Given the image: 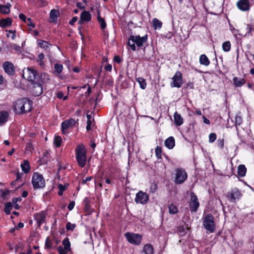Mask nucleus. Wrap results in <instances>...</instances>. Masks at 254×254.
I'll return each mask as SVG.
<instances>
[{
  "label": "nucleus",
  "mask_w": 254,
  "mask_h": 254,
  "mask_svg": "<svg viewBox=\"0 0 254 254\" xmlns=\"http://www.w3.org/2000/svg\"><path fill=\"white\" fill-rule=\"evenodd\" d=\"M217 146L222 149L224 147V139L223 138H219V139H218L217 141Z\"/></svg>",
  "instance_id": "obj_50"
},
{
  "label": "nucleus",
  "mask_w": 254,
  "mask_h": 254,
  "mask_svg": "<svg viewBox=\"0 0 254 254\" xmlns=\"http://www.w3.org/2000/svg\"><path fill=\"white\" fill-rule=\"evenodd\" d=\"M32 184L34 189H41L45 188L46 183L42 175L35 172L32 177Z\"/></svg>",
  "instance_id": "obj_4"
},
{
  "label": "nucleus",
  "mask_w": 254,
  "mask_h": 254,
  "mask_svg": "<svg viewBox=\"0 0 254 254\" xmlns=\"http://www.w3.org/2000/svg\"><path fill=\"white\" fill-rule=\"evenodd\" d=\"M216 139V134L215 133H211L209 135V142L213 143Z\"/></svg>",
  "instance_id": "obj_49"
},
{
  "label": "nucleus",
  "mask_w": 254,
  "mask_h": 254,
  "mask_svg": "<svg viewBox=\"0 0 254 254\" xmlns=\"http://www.w3.org/2000/svg\"><path fill=\"white\" fill-rule=\"evenodd\" d=\"M141 254H154V248L150 244L145 245L141 251Z\"/></svg>",
  "instance_id": "obj_19"
},
{
  "label": "nucleus",
  "mask_w": 254,
  "mask_h": 254,
  "mask_svg": "<svg viewBox=\"0 0 254 254\" xmlns=\"http://www.w3.org/2000/svg\"><path fill=\"white\" fill-rule=\"evenodd\" d=\"M44 55L43 53H40L38 55V59L37 60V63H38L42 67L45 65L44 61Z\"/></svg>",
  "instance_id": "obj_38"
},
{
  "label": "nucleus",
  "mask_w": 254,
  "mask_h": 254,
  "mask_svg": "<svg viewBox=\"0 0 254 254\" xmlns=\"http://www.w3.org/2000/svg\"><path fill=\"white\" fill-rule=\"evenodd\" d=\"M147 35L141 37L140 36H131L128 39L127 45L131 50L134 51L136 50L135 44L138 47H141L147 41Z\"/></svg>",
  "instance_id": "obj_3"
},
{
  "label": "nucleus",
  "mask_w": 254,
  "mask_h": 254,
  "mask_svg": "<svg viewBox=\"0 0 254 254\" xmlns=\"http://www.w3.org/2000/svg\"><path fill=\"white\" fill-rule=\"evenodd\" d=\"M242 194L241 191L237 188L231 190L227 194V198L232 202H235L236 200L241 198Z\"/></svg>",
  "instance_id": "obj_9"
},
{
  "label": "nucleus",
  "mask_w": 254,
  "mask_h": 254,
  "mask_svg": "<svg viewBox=\"0 0 254 254\" xmlns=\"http://www.w3.org/2000/svg\"><path fill=\"white\" fill-rule=\"evenodd\" d=\"M203 122L207 124V125H209L210 124V121L208 119H207V118H206L204 116H203Z\"/></svg>",
  "instance_id": "obj_62"
},
{
  "label": "nucleus",
  "mask_w": 254,
  "mask_h": 254,
  "mask_svg": "<svg viewBox=\"0 0 254 254\" xmlns=\"http://www.w3.org/2000/svg\"><path fill=\"white\" fill-rule=\"evenodd\" d=\"M75 205V202L74 201L70 202V203L68 204L67 208L69 210H71Z\"/></svg>",
  "instance_id": "obj_57"
},
{
  "label": "nucleus",
  "mask_w": 254,
  "mask_h": 254,
  "mask_svg": "<svg viewBox=\"0 0 254 254\" xmlns=\"http://www.w3.org/2000/svg\"><path fill=\"white\" fill-rule=\"evenodd\" d=\"M172 82L171 83L172 87L180 88L183 83V75L181 71H177L172 78Z\"/></svg>",
  "instance_id": "obj_11"
},
{
  "label": "nucleus",
  "mask_w": 254,
  "mask_h": 254,
  "mask_svg": "<svg viewBox=\"0 0 254 254\" xmlns=\"http://www.w3.org/2000/svg\"><path fill=\"white\" fill-rule=\"evenodd\" d=\"M11 6V4L9 3H7L6 5L0 4V13L5 14H8L10 11Z\"/></svg>",
  "instance_id": "obj_25"
},
{
  "label": "nucleus",
  "mask_w": 254,
  "mask_h": 254,
  "mask_svg": "<svg viewBox=\"0 0 254 254\" xmlns=\"http://www.w3.org/2000/svg\"><path fill=\"white\" fill-rule=\"evenodd\" d=\"M62 142V139L61 136L59 135H55L54 139V144L57 147H60L61 145V143Z\"/></svg>",
  "instance_id": "obj_32"
},
{
  "label": "nucleus",
  "mask_w": 254,
  "mask_h": 254,
  "mask_svg": "<svg viewBox=\"0 0 254 254\" xmlns=\"http://www.w3.org/2000/svg\"><path fill=\"white\" fill-rule=\"evenodd\" d=\"M125 237L129 243L134 245H139L142 240V236L138 234L127 232Z\"/></svg>",
  "instance_id": "obj_7"
},
{
  "label": "nucleus",
  "mask_w": 254,
  "mask_h": 254,
  "mask_svg": "<svg viewBox=\"0 0 254 254\" xmlns=\"http://www.w3.org/2000/svg\"><path fill=\"white\" fill-rule=\"evenodd\" d=\"M19 18L25 22H27L26 20H27V19L26 18V17L24 14L22 13L20 14L19 15Z\"/></svg>",
  "instance_id": "obj_55"
},
{
  "label": "nucleus",
  "mask_w": 254,
  "mask_h": 254,
  "mask_svg": "<svg viewBox=\"0 0 254 254\" xmlns=\"http://www.w3.org/2000/svg\"><path fill=\"white\" fill-rule=\"evenodd\" d=\"M33 149L34 147L32 144L30 142L27 143L25 148L26 152L31 153L33 150Z\"/></svg>",
  "instance_id": "obj_46"
},
{
  "label": "nucleus",
  "mask_w": 254,
  "mask_h": 254,
  "mask_svg": "<svg viewBox=\"0 0 254 254\" xmlns=\"http://www.w3.org/2000/svg\"><path fill=\"white\" fill-rule=\"evenodd\" d=\"M75 152L78 166L81 168L84 167L87 163V150L85 145L82 143L77 145Z\"/></svg>",
  "instance_id": "obj_2"
},
{
  "label": "nucleus",
  "mask_w": 254,
  "mask_h": 254,
  "mask_svg": "<svg viewBox=\"0 0 254 254\" xmlns=\"http://www.w3.org/2000/svg\"><path fill=\"white\" fill-rule=\"evenodd\" d=\"M57 11L55 9H52L50 12V17L51 18H54L57 17Z\"/></svg>",
  "instance_id": "obj_53"
},
{
  "label": "nucleus",
  "mask_w": 254,
  "mask_h": 254,
  "mask_svg": "<svg viewBox=\"0 0 254 254\" xmlns=\"http://www.w3.org/2000/svg\"><path fill=\"white\" fill-rule=\"evenodd\" d=\"M9 194L8 190H0V197L3 199H6Z\"/></svg>",
  "instance_id": "obj_42"
},
{
  "label": "nucleus",
  "mask_w": 254,
  "mask_h": 254,
  "mask_svg": "<svg viewBox=\"0 0 254 254\" xmlns=\"http://www.w3.org/2000/svg\"><path fill=\"white\" fill-rule=\"evenodd\" d=\"M63 245H64V248L66 249V250H68L69 251H70V243L68 240V239L67 238H65L63 241Z\"/></svg>",
  "instance_id": "obj_40"
},
{
  "label": "nucleus",
  "mask_w": 254,
  "mask_h": 254,
  "mask_svg": "<svg viewBox=\"0 0 254 254\" xmlns=\"http://www.w3.org/2000/svg\"><path fill=\"white\" fill-rule=\"evenodd\" d=\"M105 69L108 71H111L112 69V66L111 64H108L105 66Z\"/></svg>",
  "instance_id": "obj_58"
},
{
  "label": "nucleus",
  "mask_w": 254,
  "mask_h": 254,
  "mask_svg": "<svg viewBox=\"0 0 254 254\" xmlns=\"http://www.w3.org/2000/svg\"><path fill=\"white\" fill-rule=\"evenodd\" d=\"M237 6L242 11H248L250 7V1L249 0H239L237 2Z\"/></svg>",
  "instance_id": "obj_15"
},
{
  "label": "nucleus",
  "mask_w": 254,
  "mask_h": 254,
  "mask_svg": "<svg viewBox=\"0 0 254 254\" xmlns=\"http://www.w3.org/2000/svg\"><path fill=\"white\" fill-rule=\"evenodd\" d=\"M176 174L174 182L176 184H182L187 179L188 175L186 171L182 168H177L175 170Z\"/></svg>",
  "instance_id": "obj_6"
},
{
  "label": "nucleus",
  "mask_w": 254,
  "mask_h": 254,
  "mask_svg": "<svg viewBox=\"0 0 254 254\" xmlns=\"http://www.w3.org/2000/svg\"><path fill=\"white\" fill-rule=\"evenodd\" d=\"M149 195L142 190H139L135 195L134 201L136 204L145 205L148 202Z\"/></svg>",
  "instance_id": "obj_8"
},
{
  "label": "nucleus",
  "mask_w": 254,
  "mask_h": 254,
  "mask_svg": "<svg viewBox=\"0 0 254 254\" xmlns=\"http://www.w3.org/2000/svg\"><path fill=\"white\" fill-rule=\"evenodd\" d=\"M230 30L235 36H236L238 34V30L235 28H231Z\"/></svg>",
  "instance_id": "obj_56"
},
{
  "label": "nucleus",
  "mask_w": 254,
  "mask_h": 254,
  "mask_svg": "<svg viewBox=\"0 0 254 254\" xmlns=\"http://www.w3.org/2000/svg\"><path fill=\"white\" fill-rule=\"evenodd\" d=\"M98 21L99 23H100L101 28L102 30H104L105 28L106 27V23L104 20V19L101 17L100 15V12H98Z\"/></svg>",
  "instance_id": "obj_34"
},
{
  "label": "nucleus",
  "mask_w": 254,
  "mask_h": 254,
  "mask_svg": "<svg viewBox=\"0 0 254 254\" xmlns=\"http://www.w3.org/2000/svg\"><path fill=\"white\" fill-rule=\"evenodd\" d=\"M75 124V122L74 119H70L66 120L62 123V132L64 134L67 133V129L72 128Z\"/></svg>",
  "instance_id": "obj_13"
},
{
  "label": "nucleus",
  "mask_w": 254,
  "mask_h": 254,
  "mask_svg": "<svg viewBox=\"0 0 254 254\" xmlns=\"http://www.w3.org/2000/svg\"><path fill=\"white\" fill-rule=\"evenodd\" d=\"M52 247H53V243L48 238H47L46 240V243H45V249H52Z\"/></svg>",
  "instance_id": "obj_45"
},
{
  "label": "nucleus",
  "mask_w": 254,
  "mask_h": 254,
  "mask_svg": "<svg viewBox=\"0 0 254 254\" xmlns=\"http://www.w3.org/2000/svg\"><path fill=\"white\" fill-rule=\"evenodd\" d=\"M54 73L60 74L63 70V65L61 64H54Z\"/></svg>",
  "instance_id": "obj_35"
},
{
  "label": "nucleus",
  "mask_w": 254,
  "mask_h": 254,
  "mask_svg": "<svg viewBox=\"0 0 254 254\" xmlns=\"http://www.w3.org/2000/svg\"><path fill=\"white\" fill-rule=\"evenodd\" d=\"M174 124L176 126H181L183 124L184 120L180 114L176 112L174 114Z\"/></svg>",
  "instance_id": "obj_20"
},
{
  "label": "nucleus",
  "mask_w": 254,
  "mask_h": 254,
  "mask_svg": "<svg viewBox=\"0 0 254 254\" xmlns=\"http://www.w3.org/2000/svg\"><path fill=\"white\" fill-rule=\"evenodd\" d=\"M12 20L10 18L2 19L0 20V26L5 27L11 24Z\"/></svg>",
  "instance_id": "obj_31"
},
{
  "label": "nucleus",
  "mask_w": 254,
  "mask_h": 254,
  "mask_svg": "<svg viewBox=\"0 0 254 254\" xmlns=\"http://www.w3.org/2000/svg\"><path fill=\"white\" fill-rule=\"evenodd\" d=\"M247 172V168L244 165H240L238 167V174L241 177L245 176Z\"/></svg>",
  "instance_id": "obj_28"
},
{
  "label": "nucleus",
  "mask_w": 254,
  "mask_h": 254,
  "mask_svg": "<svg viewBox=\"0 0 254 254\" xmlns=\"http://www.w3.org/2000/svg\"><path fill=\"white\" fill-rule=\"evenodd\" d=\"M27 195H28V192L27 191L24 190L22 192V196L23 197H26L27 196Z\"/></svg>",
  "instance_id": "obj_64"
},
{
  "label": "nucleus",
  "mask_w": 254,
  "mask_h": 254,
  "mask_svg": "<svg viewBox=\"0 0 254 254\" xmlns=\"http://www.w3.org/2000/svg\"><path fill=\"white\" fill-rule=\"evenodd\" d=\"M9 48L11 51H14L18 54L21 53L22 52V47L17 45L15 44H11L9 45Z\"/></svg>",
  "instance_id": "obj_29"
},
{
  "label": "nucleus",
  "mask_w": 254,
  "mask_h": 254,
  "mask_svg": "<svg viewBox=\"0 0 254 254\" xmlns=\"http://www.w3.org/2000/svg\"><path fill=\"white\" fill-rule=\"evenodd\" d=\"M223 50L225 52L230 51L231 49V45L230 41L224 42L222 45Z\"/></svg>",
  "instance_id": "obj_37"
},
{
  "label": "nucleus",
  "mask_w": 254,
  "mask_h": 254,
  "mask_svg": "<svg viewBox=\"0 0 254 254\" xmlns=\"http://www.w3.org/2000/svg\"><path fill=\"white\" fill-rule=\"evenodd\" d=\"M157 189V185L155 183H152L151 184L149 188V192L151 193H154Z\"/></svg>",
  "instance_id": "obj_47"
},
{
  "label": "nucleus",
  "mask_w": 254,
  "mask_h": 254,
  "mask_svg": "<svg viewBox=\"0 0 254 254\" xmlns=\"http://www.w3.org/2000/svg\"><path fill=\"white\" fill-rule=\"evenodd\" d=\"M152 26L155 30L160 29L162 26V22L156 18L152 19Z\"/></svg>",
  "instance_id": "obj_26"
},
{
  "label": "nucleus",
  "mask_w": 254,
  "mask_h": 254,
  "mask_svg": "<svg viewBox=\"0 0 254 254\" xmlns=\"http://www.w3.org/2000/svg\"><path fill=\"white\" fill-rule=\"evenodd\" d=\"M164 144L165 146L168 149H173L175 145V141L174 138L173 136H170L165 140Z\"/></svg>",
  "instance_id": "obj_21"
},
{
  "label": "nucleus",
  "mask_w": 254,
  "mask_h": 254,
  "mask_svg": "<svg viewBox=\"0 0 254 254\" xmlns=\"http://www.w3.org/2000/svg\"><path fill=\"white\" fill-rule=\"evenodd\" d=\"M31 89L32 94L35 96L40 95L43 92L42 87L41 84L36 82H32Z\"/></svg>",
  "instance_id": "obj_14"
},
{
  "label": "nucleus",
  "mask_w": 254,
  "mask_h": 254,
  "mask_svg": "<svg viewBox=\"0 0 254 254\" xmlns=\"http://www.w3.org/2000/svg\"><path fill=\"white\" fill-rule=\"evenodd\" d=\"M3 69L5 72L9 75H13L14 73V68L13 64L9 62L4 63L3 65Z\"/></svg>",
  "instance_id": "obj_18"
},
{
  "label": "nucleus",
  "mask_w": 254,
  "mask_h": 254,
  "mask_svg": "<svg viewBox=\"0 0 254 254\" xmlns=\"http://www.w3.org/2000/svg\"><path fill=\"white\" fill-rule=\"evenodd\" d=\"M75 225L74 224H71L70 222H68L66 224V228L67 230H73L75 228Z\"/></svg>",
  "instance_id": "obj_51"
},
{
  "label": "nucleus",
  "mask_w": 254,
  "mask_h": 254,
  "mask_svg": "<svg viewBox=\"0 0 254 254\" xmlns=\"http://www.w3.org/2000/svg\"><path fill=\"white\" fill-rule=\"evenodd\" d=\"M46 217V212L44 211H40L34 215V219L37 221L39 226L45 222Z\"/></svg>",
  "instance_id": "obj_16"
},
{
  "label": "nucleus",
  "mask_w": 254,
  "mask_h": 254,
  "mask_svg": "<svg viewBox=\"0 0 254 254\" xmlns=\"http://www.w3.org/2000/svg\"><path fill=\"white\" fill-rule=\"evenodd\" d=\"M22 171L25 174L28 173L30 171V166L29 161L27 160H23L20 164Z\"/></svg>",
  "instance_id": "obj_22"
},
{
  "label": "nucleus",
  "mask_w": 254,
  "mask_h": 254,
  "mask_svg": "<svg viewBox=\"0 0 254 254\" xmlns=\"http://www.w3.org/2000/svg\"><path fill=\"white\" fill-rule=\"evenodd\" d=\"M76 6L80 9H83L84 8V6H83L82 5V3L80 2H77L76 4Z\"/></svg>",
  "instance_id": "obj_63"
},
{
  "label": "nucleus",
  "mask_w": 254,
  "mask_h": 254,
  "mask_svg": "<svg viewBox=\"0 0 254 254\" xmlns=\"http://www.w3.org/2000/svg\"><path fill=\"white\" fill-rule=\"evenodd\" d=\"M169 212L170 214H176L178 212L177 207L173 204H171L169 205Z\"/></svg>",
  "instance_id": "obj_39"
},
{
  "label": "nucleus",
  "mask_w": 254,
  "mask_h": 254,
  "mask_svg": "<svg viewBox=\"0 0 254 254\" xmlns=\"http://www.w3.org/2000/svg\"><path fill=\"white\" fill-rule=\"evenodd\" d=\"M78 18L76 16L73 17L72 19L69 21V23L70 25H73L74 23L77 20Z\"/></svg>",
  "instance_id": "obj_61"
},
{
  "label": "nucleus",
  "mask_w": 254,
  "mask_h": 254,
  "mask_svg": "<svg viewBox=\"0 0 254 254\" xmlns=\"http://www.w3.org/2000/svg\"><path fill=\"white\" fill-rule=\"evenodd\" d=\"M57 251L59 252V254H67V253L70 251L63 248L61 246L58 247Z\"/></svg>",
  "instance_id": "obj_43"
},
{
  "label": "nucleus",
  "mask_w": 254,
  "mask_h": 254,
  "mask_svg": "<svg viewBox=\"0 0 254 254\" xmlns=\"http://www.w3.org/2000/svg\"><path fill=\"white\" fill-rule=\"evenodd\" d=\"M57 97L59 98V99H62V98H63V100H65L67 98V96H64V94L61 91H60L59 92L57 93Z\"/></svg>",
  "instance_id": "obj_52"
},
{
  "label": "nucleus",
  "mask_w": 254,
  "mask_h": 254,
  "mask_svg": "<svg viewBox=\"0 0 254 254\" xmlns=\"http://www.w3.org/2000/svg\"><path fill=\"white\" fill-rule=\"evenodd\" d=\"M199 63L205 66H208L210 64V61L207 56L204 55H200L199 57Z\"/></svg>",
  "instance_id": "obj_27"
},
{
  "label": "nucleus",
  "mask_w": 254,
  "mask_h": 254,
  "mask_svg": "<svg viewBox=\"0 0 254 254\" xmlns=\"http://www.w3.org/2000/svg\"><path fill=\"white\" fill-rule=\"evenodd\" d=\"M155 155L158 159H161L162 158V148L159 146H157L155 148Z\"/></svg>",
  "instance_id": "obj_41"
},
{
  "label": "nucleus",
  "mask_w": 254,
  "mask_h": 254,
  "mask_svg": "<svg viewBox=\"0 0 254 254\" xmlns=\"http://www.w3.org/2000/svg\"><path fill=\"white\" fill-rule=\"evenodd\" d=\"M114 61L115 62H116V63L119 64V63H121V58L120 57V56H116L114 57Z\"/></svg>",
  "instance_id": "obj_59"
},
{
  "label": "nucleus",
  "mask_w": 254,
  "mask_h": 254,
  "mask_svg": "<svg viewBox=\"0 0 254 254\" xmlns=\"http://www.w3.org/2000/svg\"><path fill=\"white\" fill-rule=\"evenodd\" d=\"M91 19V15L89 11L84 10L80 14V20L78 21L79 24H82L84 22H89Z\"/></svg>",
  "instance_id": "obj_17"
},
{
  "label": "nucleus",
  "mask_w": 254,
  "mask_h": 254,
  "mask_svg": "<svg viewBox=\"0 0 254 254\" xmlns=\"http://www.w3.org/2000/svg\"><path fill=\"white\" fill-rule=\"evenodd\" d=\"M243 122L242 118L240 115H237L235 117L236 126H240Z\"/></svg>",
  "instance_id": "obj_44"
},
{
  "label": "nucleus",
  "mask_w": 254,
  "mask_h": 254,
  "mask_svg": "<svg viewBox=\"0 0 254 254\" xmlns=\"http://www.w3.org/2000/svg\"><path fill=\"white\" fill-rule=\"evenodd\" d=\"M13 207L12 203L8 202L5 203L4 211L6 214H9Z\"/></svg>",
  "instance_id": "obj_33"
},
{
  "label": "nucleus",
  "mask_w": 254,
  "mask_h": 254,
  "mask_svg": "<svg viewBox=\"0 0 254 254\" xmlns=\"http://www.w3.org/2000/svg\"><path fill=\"white\" fill-rule=\"evenodd\" d=\"M37 72L32 68L27 67L23 70L22 76L24 78L31 82H34L36 79Z\"/></svg>",
  "instance_id": "obj_10"
},
{
  "label": "nucleus",
  "mask_w": 254,
  "mask_h": 254,
  "mask_svg": "<svg viewBox=\"0 0 254 254\" xmlns=\"http://www.w3.org/2000/svg\"><path fill=\"white\" fill-rule=\"evenodd\" d=\"M13 108L16 114H24L31 110L32 102L26 98L19 99L14 103Z\"/></svg>",
  "instance_id": "obj_1"
},
{
  "label": "nucleus",
  "mask_w": 254,
  "mask_h": 254,
  "mask_svg": "<svg viewBox=\"0 0 254 254\" xmlns=\"http://www.w3.org/2000/svg\"><path fill=\"white\" fill-rule=\"evenodd\" d=\"M190 196L191 198L190 202V210L191 211L195 212L199 207V203L196 195L193 192H191Z\"/></svg>",
  "instance_id": "obj_12"
},
{
  "label": "nucleus",
  "mask_w": 254,
  "mask_h": 254,
  "mask_svg": "<svg viewBox=\"0 0 254 254\" xmlns=\"http://www.w3.org/2000/svg\"><path fill=\"white\" fill-rule=\"evenodd\" d=\"M7 37L9 38H11L12 40L14 39L16 37L15 31L12 30L8 31V33L7 34Z\"/></svg>",
  "instance_id": "obj_48"
},
{
  "label": "nucleus",
  "mask_w": 254,
  "mask_h": 254,
  "mask_svg": "<svg viewBox=\"0 0 254 254\" xmlns=\"http://www.w3.org/2000/svg\"><path fill=\"white\" fill-rule=\"evenodd\" d=\"M27 22L26 24L29 26H31L33 27H35V24L32 22L31 18H27V20H26Z\"/></svg>",
  "instance_id": "obj_54"
},
{
  "label": "nucleus",
  "mask_w": 254,
  "mask_h": 254,
  "mask_svg": "<svg viewBox=\"0 0 254 254\" xmlns=\"http://www.w3.org/2000/svg\"><path fill=\"white\" fill-rule=\"evenodd\" d=\"M203 225L204 228L210 233H213L215 230L214 217L211 214H207L203 218Z\"/></svg>",
  "instance_id": "obj_5"
},
{
  "label": "nucleus",
  "mask_w": 254,
  "mask_h": 254,
  "mask_svg": "<svg viewBox=\"0 0 254 254\" xmlns=\"http://www.w3.org/2000/svg\"><path fill=\"white\" fill-rule=\"evenodd\" d=\"M233 82L235 87H241L246 83V80L244 78L234 77L233 78Z\"/></svg>",
  "instance_id": "obj_23"
},
{
  "label": "nucleus",
  "mask_w": 254,
  "mask_h": 254,
  "mask_svg": "<svg viewBox=\"0 0 254 254\" xmlns=\"http://www.w3.org/2000/svg\"><path fill=\"white\" fill-rule=\"evenodd\" d=\"M37 42L38 46L45 50L49 49L51 45L48 42L42 40H38Z\"/></svg>",
  "instance_id": "obj_30"
},
{
  "label": "nucleus",
  "mask_w": 254,
  "mask_h": 254,
  "mask_svg": "<svg viewBox=\"0 0 254 254\" xmlns=\"http://www.w3.org/2000/svg\"><path fill=\"white\" fill-rule=\"evenodd\" d=\"M8 116L9 114L7 111L0 112V126L2 125L7 121Z\"/></svg>",
  "instance_id": "obj_24"
},
{
  "label": "nucleus",
  "mask_w": 254,
  "mask_h": 254,
  "mask_svg": "<svg viewBox=\"0 0 254 254\" xmlns=\"http://www.w3.org/2000/svg\"><path fill=\"white\" fill-rule=\"evenodd\" d=\"M136 81L138 82L140 85V87L142 89H145L146 87V82L145 80L142 77H138L136 78Z\"/></svg>",
  "instance_id": "obj_36"
},
{
  "label": "nucleus",
  "mask_w": 254,
  "mask_h": 254,
  "mask_svg": "<svg viewBox=\"0 0 254 254\" xmlns=\"http://www.w3.org/2000/svg\"><path fill=\"white\" fill-rule=\"evenodd\" d=\"M92 179V177L91 176H89L86 178L85 179L82 181V184H85L87 182L91 181Z\"/></svg>",
  "instance_id": "obj_60"
}]
</instances>
